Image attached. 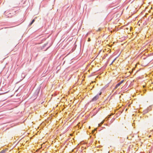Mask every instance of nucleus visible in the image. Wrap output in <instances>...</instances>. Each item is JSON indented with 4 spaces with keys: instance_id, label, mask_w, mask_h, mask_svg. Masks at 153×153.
Returning <instances> with one entry per match:
<instances>
[{
    "instance_id": "obj_1",
    "label": "nucleus",
    "mask_w": 153,
    "mask_h": 153,
    "mask_svg": "<svg viewBox=\"0 0 153 153\" xmlns=\"http://www.w3.org/2000/svg\"><path fill=\"white\" fill-rule=\"evenodd\" d=\"M99 98V96L98 95H96L92 99V101H95Z\"/></svg>"
},
{
    "instance_id": "obj_2",
    "label": "nucleus",
    "mask_w": 153,
    "mask_h": 153,
    "mask_svg": "<svg viewBox=\"0 0 153 153\" xmlns=\"http://www.w3.org/2000/svg\"><path fill=\"white\" fill-rule=\"evenodd\" d=\"M120 85V84L119 83H118L116 85V86H115V89H116L118 87V86H119Z\"/></svg>"
},
{
    "instance_id": "obj_3",
    "label": "nucleus",
    "mask_w": 153,
    "mask_h": 153,
    "mask_svg": "<svg viewBox=\"0 0 153 153\" xmlns=\"http://www.w3.org/2000/svg\"><path fill=\"white\" fill-rule=\"evenodd\" d=\"M35 21V19H33V20L32 22L30 24V25H31Z\"/></svg>"
},
{
    "instance_id": "obj_4",
    "label": "nucleus",
    "mask_w": 153,
    "mask_h": 153,
    "mask_svg": "<svg viewBox=\"0 0 153 153\" xmlns=\"http://www.w3.org/2000/svg\"><path fill=\"white\" fill-rule=\"evenodd\" d=\"M124 80H123L121 81V82H120L119 83H120V84L121 85V84H122Z\"/></svg>"
},
{
    "instance_id": "obj_5",
    "label": "nucleus",
    "mask_w": 153,
    "mask_h": 153,
    "mask_svg": "<svg viewBox=\"0 0 153 153\" xmlns=\"http://www.w3.org/2000/svg\"><path fill=\"white\" fill-rule=\"evenodd\" d=\"M7 13H8V12H5L4 13L5 15H6V16H7Z\"/></svg>"
},
{
    "instance_id": "obj_6",
    "label": "nucleus",
    "mask_w": 153,
    "mask_h": 153,
    "mask_svg": "<svg viewBox=\"0 0 153 153\" xmlns=\"http://www.w3.org/2000/svg\"><path fill=\"white\" fill-rule=\"evenodd\" d=\"M116 58H115L113 60V61L112 62V63H111V64H112L113 62L116 59Z\"/></svg>"
},
{
    "instance_id": "obj_7",
    "label": "nucleus",
    "mask_w": 153,
    "mask_h": 153,
    "mask_svg": "<svg viewBox=\"0 0 153 153\" xmlns=\"http://www.w3.org/2000/svg\"><path fill=\"white\" fill-rule=\"evenodd\" d=\"M0 153H4V151H1L0 152Z\"/></svg>"
},
{
    "instance_id": "obj_8",
    "label": "nucleus",
    "mask_w": 153,
    "mask_h": 153,
    "mask_svg": "<svg viewBox=\"0 0 153 153\" xmlns=\"http://www.w3.org/2000/svg\"><path fill=\"white\" fill-rule=\"evenodd\" d=\"M90 41H91V39H90V38H88V42H90Z\"/></svg>"
},
{
    "instance_id": "obj_9",
    "label": "nucleus",
    "mask_w": 153,
    "mask_h": 153,
    "mask_svg": "<svg viewBox=\"0 0 153 153\" xmlns=\"http://www.w3.org/2000/svg\"><path fill=\"white\" fill-rule=\"evenodd\" d=\"M104 121H103L101 123V124H102L103 123H104Z\"/></svg>"
},
{
    "instance_id": "obj_10",
    "label": "nucleus",
    "mask_w": 153,
    "mask_h": 153,
    "mask_svg": "<svg viewBox=\"0 0 153 153\" xmlns=\"http://www.w3.org/2000/svg\"><path fill=\"white\" fill-rule=\"evenodd\" d=\"M101 92H100V93L99 94V95H101Z\"/></svg>"
},
{
    "instance_id": "obj_11",
    "label": "nucleus",
    "mask_w": 153,
    "mask_h": 153,
    "mask_svg": "<svg viewBox=\"0 0 153 153\" xmlns=\"http://www.w3.org/2000/svg\"><path fill=\"white\" fill-rule=\"evenodd\" d=\"M129 29H130V30H131V27H129Z\"/></svg>"
},
{
    "instance_id": "obj_12",
    "label": "nucleus",
    "mask_w": 153,
    "mask_h": 153,
    "mask_svg": "<svg viewBox=\"0 0 153 153\" xmlns=\"http://www.w3.org/2000/svg\"><path fill=\"white\" fill-rule=\"evenodd\" d=\"M99 126H100V124H99Z\"/></svg>"
},
{
    "instance_id": "obj_13",
    "label": "nucleus",
    "mask_w": 153,
    "mask_h": 153,
    "mask_svg": "<svg viewBox=\"0 0 153 153\" xmlns=\"http://www.w3.org/2000/svg\"><path fill=\"white\" fill-rule=\"evenodd\" d=\"M126 29H128V28H126Z\"/></svg>"
}]
</instances>
